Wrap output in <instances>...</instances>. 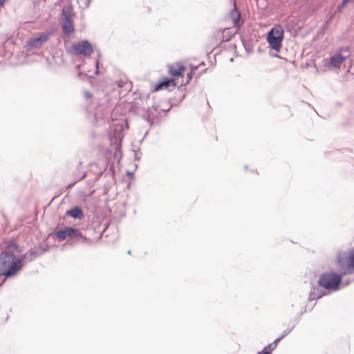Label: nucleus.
<instances>
[{"instance_id":"nucleus-1","label":"nucleus","mask_w":354,"mask_h":354,"mask_svg":"<svg viewBox=\"0 0 354 354\" xmlns=\"http://www.w3.org/2000/svg\"><path fill=\"white\" fill-rule=\"evenodd\" d=\"M22 260L8 251L0 253V274L6 278L16 275L23 268Z\"/></svg>"},{"instance_id":"nucleus-2","label":"nucleus","mask_w":354,"mask_h":354,"mask_svg":"<svg viewBox=\"0 0 354 354\" xmlns=\"http://www.w3.org/2000/svg\"><path fill=\"white\" fill-rule=\"evenodd\" d=\"M346 274V271L337 273L335 271H328L322 273L318 280V285L328 291H337L340 288L343 277Z\"/></svg>"},{"instance_id":"nucleus-3","label":"nucleus","mask_w":354,"mask_h":354,"mask_svg":"<svg viewBox=\"0 0 354 354\" xmlns=\"http://www.w3.org/2000/svg\"><path fill=\"white\" fill-rule=\"evenodd\" d=\"M198 66H199L192 65L190 72L187 73L185 80L183 78V74L186 71V67L182 62H174L169 64L168 66V72L171 77L176 79V80L179 77H182L183 79L179 84L180 86H183L186 85L190 82Z\"/></svg>"},{"instance_id":"nucleus-4","label":"nucleus","mask_w":354,"mask_h":354,"mask_svg":"<svg viewBox=\"0 0 354 354\" xmlns=\"http://www.w3.org/2000/svg\"><path fill=\"white\" fill-rule=\"evenodd\" d=\"M336 264L339 269L351 273L354 271V248L338 254Z\"/></svg>"},{"instance_id":"nucleus-5","label":"nucleus","mask_w":354,"mask_h":354,"mask_svg":"<svg viewBox=\"0 0 354 354\" xmlns=\"http://www.w3.org/2000/svg\"><path fill=\"white\" fill-rule=\"evenodd\" d=\"M283 39V29L280 25H275L268 33V42L277 51H279Z\"/></svg>"},{"instance_id":"nucleus-6","label":"nucleus","mask_w":354,"mask_h":354,"mask_svg":"<svg viewBox=\"0 0 354 354\" xmlns=\"http://www.w3.org/2000/svg\"><path fill=\"white\" fill-rule=\"evenodd\" d=\"M74 13L69 7H64L61 15L62 28L64 34L69 35L75 32L73 21Z\"/></svg>"},{"instance_id":"nucleus-7","label":"nucleus","mask_w":354,"mask_h":354,"mask_svg":"<svg viewBox=\"0 0 354 354\" xmlns=\"http://www.w3.org/2000/svg\"><path fill=\"white\" fill-rule=\"evenodd\" d=\"M238 29L234 28H225L214 33V38L219 44L229 41L237 33Z\"/></svg>"},{"instance_id":"nucleus-8","label":"nucleus","mask_w":354,"mask_h":354,"mask_svg":"<svg viewBox=\"0 0 354 354\" xmlns=\"http://www.w3.org/2000/svg\"><path fill=\"white\" fill-rule=\"evenodd\" d=\"M55 236L58 241H62L66 239V237L76 238L79 239L82 237V234L77 229L66 227L57 231Z\"/></svg>"},{"instance_id":"nucleus-9","label":"nucleus","mask_w":354,"mask_h":354,"mask_svg":"<svg viewBox=\"0 0 354 354\" xmlns=\"http://www.w3.org/2000/svg\"><path fill=\"white\" fill-rule=\"evenodd\" d=\"M71 48L73 53L78 55H90L93 52L92 46L86 41L74 44Z\"/></svg>"},{"instance_id":"nucleus-10","label":"nucleus","mask_w":354,"mask_h":354,"mask_svg":"<svg viewBox=\"0 0 354 354\" xmlns=\"http://www.w3.org/2000/svg\"><path fill=\"white\" fill-rule=\"evenodd\" d=\"M227 20H230L234 26L233 28L239 29L243 24V21L241 19V14L238 11L234 2V8L227 17Z\"/></svg>"},{"instance_id":"nucleus-11","label":"nucleus","mask_w":354,"mask_h":354,"mask_svg":"<svg viewBox=\"0 0 354 354\" xmlns=\"http://www.w3.org/2000/svg\"><path fill=\"white\" fill-rule=\"evenodd\" d=\"M178 84L179 82H176V79L164 78L155 86L154 91H159L163 88L174 89Z\"/></svg>"},{"instance_id":"nucleus-12","label":"nucleus","mask_w":354,"mask_h":354,"mask_svg":"<svg viewBox=\"0 0 354 354\" xmlns=\"http://www.w3.org/2000/svg\"><path fill=\"white\" fill-rule=\"evenodd\" d=\"M49 35L48 33H42L37 37L30 39L28 42V45L32 48H39L48 40Z\"/></svg>"},{"instance_id":"nucleus-13","label":"nucleus","mask_w":354,"mask_h":354,"mask_svg":"<svg viewBox=\"0 0 354 354\" xmlns=\"http://www.w3.org/2000/svg\"><path fill=\"white\" fill-rule=\"evenodd\" d=\"M346 58L347 56L344 57L340 53L334 55L330 57L329 68H339Z\"/></svg>"},{"instance_id":"nucleus-14","label":"nucleus","mask_w":354,"mask_h":354,"mask_svg":"<svg viewBox=\"0 0 354 354\" xmlns=\"http://www.w3.org/2000/svg\"><path fill=\"white\" fill-rule=\"evenodd\" d=\"M1 247L4 249V251H18L17 244L12 240H4L1 244Z\"/></svg>"},{"instance_id":"nucleus-15","label":"nucleus","mask_w":354,"mask_h":354,"mask_svg":"<svg viewBox=\"0 0 354 354\" xmlns=\"http://www.w3.org/2000/svg\"><path fill=\"white\" fill-rule=\"evenodd\" d=\"M66 214L73 218H81L84 216L82 210L80 207H75L68 210L66 212Z\"/></svg>"},{"instance_id":"nucleus-16","label":"nucleus","mask_w":354,"mask_h":354,"mask_svg":"<svg viewBox=\"0 0 354 354\" xmlns=\"http://www.w3.org/2000/svg\"><path fill=\"white\" fill-rule=\"evenodd\" d=\"M116 84L120 88L127 87L129 90L131 88V83L126 76L121 77V78L117 80Z\"/></svg>"},{"instance_id":"nucleus-17","label":"nucleus","mask_w":354,"mask_h":354,"mask_svg":"<svg viewBox=\"0 0 354 354\" xmlns=\"http://www.w3.org/2000/svg\"><path fill=\"white\" fill-rule=\"evenodd\" d=\"M279 340V339H276L272 344H269L267 347H268V351H272L277 346V342Z\"/></svg>"},{"instance_id":"nucleus-18","label":"nucleus","mask_w":354,"mask_h":354,"mask_svg":"<svg viewBox=\"0 0 354 354\" xmlns=\"http://www.w3.org/2000/svg\"><path fill=\"white\" fill-rule=\"evenodd\" d=\"M257 354H271V352L268 351V347H265L262 351L259 352Z\"/></svg>"},{"instance_id":"nucleus-19","label":"nucleus","mask_w":354,"mask_h":354,"mask_svg":"<svg viewBox=\"0 0 354 354\" xmlns=\"http://www.w3.org/2000/svg\"><path fill=\"white\" fill-rule=\"evenodd\" d=\"M351 0H344L343 2H342V4L343 5H345L347 3H348L349 1H351Z\"/></svg>"}]
</instances>
